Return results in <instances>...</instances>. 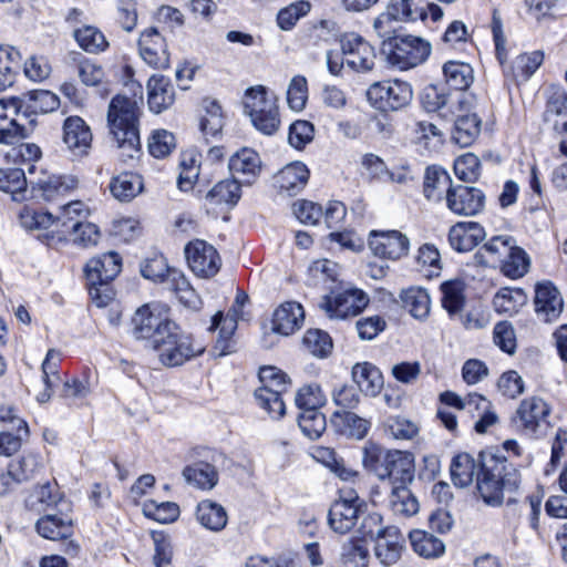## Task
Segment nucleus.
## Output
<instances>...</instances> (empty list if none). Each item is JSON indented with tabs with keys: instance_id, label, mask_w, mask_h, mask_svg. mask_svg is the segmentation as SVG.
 I'll return each mask as SVG.
<instances>
[{
	"instance_id": "52",
	"label": "nucleus",
	"mask_w": 567,
	"mask_h": 567,
	"mask_svg": "<svg viewBox=\"0 0 567 567\" xmlns=\"http://www.w3.org/2000/svg\"><path fill=\"white\" fill-rule=\"evenodd\" d=\"M276 104V96L269 95L266 87L262 85L249 87L246 91L244 105L250 118L261 114L264 109H269Z\"/></svg>"
},
{
	"instance_id": "29",
	"label": "nucleus",
	"mask_w": 567,
	"mask_h": 567,
	"mask_svg": "<svg viewBox=\"0 0 567 567\" xmlns=\"http://www.w3.org/2000/svg\"><path fill=\"white\" fill-rule=\"evenodd\" d=\"M228 167L234 176L240 175L244 183L250 184L261 169V161L254 150L243 148L230 157Z\"/></svg>"
},
{
	"instance_id": "51",
	"label": "nucleus",
	"mask_w": 567,
	"mask_h": 567,
	"mask_svg": "<svg viewBox=\"0 0 567 567\" xmlns=\"http://www.w3.org/2000/svg\"><path fill=\"white\" fill-rule=\"evenodd\" d=\"M74 39L85 52L97 54L109 48L105 35L95 27L84 25L74 30Z\"/></svg>"
},
{
	"instance_id": "34",
	"label": "nucleus",
	"mask_w": 567,
	"mask_h": 567,
	"mask_svg": "<svg viewBox=\"0 0 567 567\" xmlns=\"http://www.w3.org/2000/svg\"><path fill=\"white\" fill-rule=\"evenodd\" d=\"M512 244H515V240L511 236H494L475 252L474 259L484 266L502 262L511 251Z\"/></svg>"
},
{
	"instance_id": "25",
	"label": "nucleus",
	"mask_w": 567,
	"mask_h": 567,
	"mask_svg": "<svg viewBox=\"0 0 567 567\" xmlns=\"http://www.w3.org/2000/svg\"><path fill=\"white\" fill-rule=\"evenodd\" d=\"M303 318L305 312L300 303L284 302L274 312L272 330L282 336H289L301 327Z\"/></svg>"
},
{
	"instance_id": "20",
	"label": "nucleus",
	"mask_w": 567,
	"mask_h": 567,
	"mask_svg": "<svg viewBox=\"0 0 567 567\" xmlns=\"http://www.w3.org/2000/svg\"><path fill=\"white\" fill-rule=\"evenodd\" d=\"M122 268V259L117 252L110 251L92 258L85 266V275L89 282L112 281Z\"/></svg>"
},
{
	"instance_id": "4",
	"label": "nucleus",
	"mask_w": 567,
	"mask_h": 567,
	"mask_svg": "<svg viewBox=\"0 0 567 567\" xmlns=\"http://www.w3.org/2000/svg\"><path fill=\"white\" fill-rule=\"evenodd\" d=\"M153 350L158 352L162 364L173 368L202 354L205 349L202 344L195 343L192 336L182 332L173 321V328L167 329Z\"/></svg>"
},
{
	"instance_id": "50",
	"label": "nucleus",
	"mask_w": 567,
	"mask_h": 567,
	"mask_svg": "<svg viewBox=\"0 0 567 567\" xmlns=\"http://www.w3.org/2000/svg\"><path fill=\"white\" fill-rule=\"evenodd\" d=\"M527 301L522 289L502 288L493 298L494 309L498 313L512 316Z\"/></svg>"
},
{
	"instance_id": "12",
	"label": "nucleus",
	"mask_w": 567,
	"mask_h": 567,
	"mask_svg": "<svg viewBox=\"0 0 567 567\" xmlns=\"http://www.w3.org/2000/svg\"><path fill=\"white\" fill-rule=\"evenodd\" d=\"M369 303L368 296L358 289L346 290L327 298L322 307L330 318L346 319L360 313Z\"/></svg>"
},
{
	"instance_id": "48",
	"label": "nucleus",
	"mask_w": 567,
	"mask_h": 567,
	"mask_svg": "<svg viewBox=\"0 0 567 567\" xmlns=\"http://www.w3.org/2000/svg\"><path fill=\"white\" fill-rule=\"evenodd\" d=\"M443 73L450 87L458 91L466 90L474 80L472 66L463 62H446Z\"/></svg>"
},
{
	"instance_id": "18",
	"label": "nucleus",
	"mask_w": 567,
	"mask_h": 567,
	"mask_svg": "<svg viewBox=\"0 0 567 567\" xmlns=\"http://www.w3.org/2000/svg\"><path fill=\"white\" fill-rule=\"evenodd\" d=\"M548 414L549 408L546 402L533 396L520 402L514 422L523 431L535 433Z\"/></svg>"
},
{
	"instance_id": "14",
	"label": "nucleus",
	"mask_w": 567,
	"mask_h": 567,
	"mask_svg": "<svg viewBox=\"0 0 567 567\" xmlns=\"http://www.w3.org/2000/svg\"><path fill=\"white\" fill-rule=\"evenodd\" d=\"M426 0H391L386 13L381 14L374 20L375 31L383 37V24L393 20L415 21L426 18Z\"/></svg>"
},
{
	"instance_id": "2",
	"label": "nucleus",
	"mask_w": 567,
	"mask_h": 567,
	"mask_svg": "<svg viewBox=\"0 0 567 567\" xmlns=\"http://www.w3.org/2000/svg\"><path fill=\"white\" fill-rule=\"evenodd\" d=\"M481 471L477 474L476 488L485 504L499 506L508 494L507 506L516 498L512 494L518 489L520 475L506 457L495 454H481Z\"/></svg>"
},
{
	"instance_id": "61",
	"label": "nucleus",
	"mask_w": 567,
	"mask_h": 567,
	"mask_svg": "<svg viewBox=\"0 0 567 567\" xmlns=\"http://www.w3.org/2000/svg\"><path fill=\"white\" fill-rule=\"evenodd\" d=\"M20 224L28 230H43L48 233L50 227L55 229L54 218L50 213L35 210L30 207H24L21 210Z\"/></svg>"
},
{
	"instance_id": "19",
	"label": "nucleus",
	"mask_w": 567,
	"mask_h": 567,
	"mask_svg": "<svg viewBox=\"0 0 567 567\" xmlns=\"http://www.w3.org/2000/svg\"><path fill=\"white\" fill-rule=\"evenodd\" d=\"M534 303L536 313L546 322L556 320L563 311V298L550 282L536 286Z\"/></svg>"
},
{
	"instance_id": "7",
	"label": "nucleus",
	"mask_w": 567,
	"mask_h": 567,
	"mask_svg": "<svg viewBox=\"0 0 567 567\" xmlns=\"http://www.w3.org/2000/svg\"><path fill=\"white\" fill-rule=\"evenodd\" d=\"M389 62L400 70H408L423 63L431 53V44L417 37L404 35L389 38Z\"/></svg>"
},
{
	"instance_id": "64",
	"label": "nucleus",
	"mask_w": 567,
	"mask_h": 567,
	"mask_svg": "<svg viewBox=\"0 0 567 567\" xmlns=\"http://www.w3.org/2000/svg\"><path fill=\"white\" fill-rule=\"evenodd\" d=\"M298 424L302 433L311 440H316L324 432L326 416L320 411L300 412Z\"/></svg>"
},
{
	"instance_id": "10",
	"label": "nucleus",
	"mask_w": 567,
	"mask_h": 567,
	"mask_svg": "<svg viewBox=\"0 0 567 567\" xmlns=\"http://www.w3.org/2000/svg\"><path fill=\"white\" fill-rule=\"evenodd\" d=\"M89 208L81 200L70 202L63 205L59 215L54 218L55 229L39 235V238L47 243L48 246L58 245L66 239L71 225L76 220L86 218Z\"/></svg>"
},
{
	"instance_id": "55",
	"label": "nucleus",
	"mask_w": 567,
	"mask_h": 567,
	"mask_svg": "<svg viewBox=\"0 0 567 567\" xmlns=\"http://www.w3.org/2000/svg\"><path fill=\"white\" fill-rule=\"evenodd\" d=\"M333 421L342 426V432L348 436L354 439H362L365 436L370 422L350 411H336L332 414Z\"/></svg>"
},
{
	"instance_id": "54",
	"label": "nucleus",
	"mask_w": 567,
	"mask_h": 567,
	"mask_svg": "<svg viewBox=\"0 0 567 567\" xmlns=\"http://www.w3.org/2000/svg\"><path fill=\"white\" fill-rule=\"evenodd\" d=\"M60 502L61 496L56 484L45 483L34 488L28 504L31 509L40 513L56 506Z\"/></svg>"
},
{
	"instance_id": "53",
	"label": "nucleus",
	"mask_w": 567,
	"mask_h": 567,
	"mask_svg": "<svg viewBox=\"0 0 567 567\" xmlns=\"http://www.w3.org/2000/svg\"><path fill=\"white\" fill-rule=\"evenodd\" d=\"M241 196L240 184L235 178L218 182L206 195L214 205H235Z\"/></svg>"
},
{
	"instance_id": "63",
	"label": "nucleus",
	"mask_w": 567,
	"mask_h": 567,
	"mask_svg": "<svg viewBox=\"0 0 567 567\" xmlns=\"http://www.w3.org/2000/svg\"><path fill=\"white\" fill-rule=\"evenodd\" d=\"M41 465V460L38 454L27 453L20 458L12 461L9 464V468L19 483L31 478Z\"/></svg>"
},
{
	"instance_id": "56",
	"label": "nucleus",
	"mask_w": 567,
	"mask_h": 567,
	"mask_svg": "<svg viewBox=\"0 0 567 567\" xmlns=\"http://www.w3.org/2000/svg\"><path fill=\"white\" fill-rule=\"evenodd\" d=\"M143 514L162 524H171L177 520L179 516V506L174 502L157 503L153 499L143 504Z\"/></svg>"
},
{
	"instance_id": "43",
	"label": "nucleus",
	"mask_w": 567,
	"mask_h": 567,
	"mask_svg": "<svg viewBox=\"0 0 567 567\" xmlns=\"http://www.w3.org/2000/svg\"><path fill=\"white\" fill-rule=\"evenodd\" d=\"M143 189L142 176L134 173H122L110 183L112 195L120 202H130Z\"/></svg>"
},
{
	"instance_id": "22",
	"label": "nucleus",
	"mask_w": 567,
	"mask_h": 567,
	"mask_svg": "<svg viewBox=\"0 0 567 567\" xmlns=\"http://www.w3.org/2000/svg\"><path fill=\"white\" fill-rule=\"evenodd\" d=\"M63 141L76 155L87 152L92 142V133L86 123L79 116H70L63 124Z\"/></svg>"
},
{
	"instance_id": "35",
	"label": "nucleus",
	"mask_w": 567,
	"mask_h": 567,
	"mask_svg": "<svg viewBox=\"0 0 567 567\" xmlns=\"http://www.w3.org/2000/svg\"><path fill=\"white\" fill-rule=\"evenodd\" d=\"M312 456L317 462L323 464L342 481L352 482L359 477V472L348 466L342 458L338 457L334 450L330 447H316Z\"/></svg>"
},
{
	"instance_id": "62",
	"label": "nucleus",
	"mask_w": 567,
	"mask_h": 567,
	"mask_svg": "<svg viewBox=\"0 0 567 567\" xmlns=\"http://www.w3.org/2000/svg\"><path fill=\"white\" fill-rule=\"evenodd\" d=\"M261 386L257 390L271 391L274 393H284L288 386V377L276 367H262L258 373Z\"/></svg>"
},
{
	"instance_id": "6",
	"label": "nucleus",
	"mask_w": 567,
	"mask_h": 567,
	"mask_svg": "<svg viewBox=\"0 0 567 567\" xmlns=\"http://www.w3.org/2000/svg\"><path fill=\"white\" fill-rule=\"evenodd\" d=\"M367 99L380 112H396L411 103L413 90L409 82L399 79L379 81L368 87Z\"/></svg>"
},
{
	"instance_id": "27",
	"label": "nucleus",
	"mask_w": 567,
	"mask_h": 567,
	"mask_svg": "<svg viewBox=\"0 0 567 567\" xmlns=\"http://www.w3.org/2000/svg\"><path fill=\"white\" fill-rule=\"evenodd\" d=\"M452 188V178L445 169L435 165L425 169L423 193L429 200L441 202Z\"/></svg>"
},
{
	"instance_id": "11",
	"label": "nucleus",
	"mask_w": 567,
	"mask_h": 567,
	"mask_svg": "<svg viewBox=\"0 0 567 567\" xmlns=\"http://www.w3.org/2000/svg\"><path fill=\"white\" fill-rule=\"evenodd\" d=\"M368 244L373 255L389 259L405 256L410 248L409 238L399 230H372Z\"/></svg>"
},
{
	"instance_id": "37",
	"label": "nucleus",
	"mask_w": 567,
	"mask_h": 567,
	"mask_svg": "<svg viewBox=\"0 0 567 567\" xmlns=\"http://www.w3.org/2000/svg\"><path fill=\"white\" fill-rule=\"evenodd\" d=\"M409 539L413 550L426 559L437 558L445 551L444 543L425 530L414 529L410 532Z\"/></svg>"
},
{
	"instance_id": "47",
	"label": "nucleus",
	"mask_w": 567,
	"mask_h": 567,
	"mask_svg": "<svg viewBox=\"0 0 567 567\" xmlns=\"http://www.w3.org/2000/svg\"><path fill=\"white\" fill-rule=\"evenodd\" d=\"M203 109L204 114L199 120L200 131L206 138L208 136L215 137L221 132L224 126L221 106L215 100L205 99L203 101Z\"/></svg>"
},
{
	"instance_id": "57",
	"label": "nucleus",
	"mask_w": 567,
	"mask_h": 567,
	"mask_svg": "<svg viewBox=\"0 0 567 567\" xmlns=\"http://www.w3.org/2000/svg\"><path fill=\"white\" fill-rule=\"evenodd\" d=\"M502 272L509 278L516 279L523 277L529 266V259L526 252L512 244L511 251L502 260Z\"/></svg>"
},
{
	"instance_id": "21",
	"label": "nucleus",
	"mask_w": 567,
	"mask_h": 567,
	"mask_svg": "<svg viewBox=\"0 0 567 567\" xmlns=\"http://www.w3.org/2000/svg\"><path fill=\"white\" fill-rule=\"evenodd\" d=\"M415 463L412 453L395 450L385 471L384 481H389L392 487L410 485L414 481Z\"/></svg>"
},
{
	"instance_id": "46",
	"label": "nucleus",
	"mask_w": 567,
	"mask_h": 567,
	"mask_svg": "<svg viewBox=\"0 0 567 567\" xmlns=\"http://www.w3.org/2000/svg\"><path fill=\"white\" fill-rule=\"evenodd\" d=\"M168 285L182 305L192 310L200 309V297L182 272L171 271L168 274Z\"/></svg>"
},
{
	"instance_id": "23",
	"label": "nucleus",
	"mask_w": 567,
	"mask_h": 567,
	"mask_svg": "<svg viewBox=\"0 0 567 567\" xmlns=\"http://www.w3.org/2000/svg\"><path fill=\"white\" fill-rule=\"evenodd\" d=\"M29 183L32 186V193H37L34 196L42 197L45 200H53L75 189L79 185V179L72 175H53L47 179L30 181Z\"/></svg>"
},
{
	"instance_id": "15",
	"label": "nucleus",
	"mask_w": 567,
	"mask_h": 567,
	"mask_svg": "<svg viewBox=\"0 0 567 567\" xmlns=\"http://www.w3.org/2000/svg\"><path fill=\"white\" fill-rule=\"evenodd\" d=\"M484 203V193L472 186H454L446 195L447 207L457 215L474 216L482 212Z\"/></svg>"
},
{
	"instance_id": "49",
	"label": "nucleus",
	"mask_w": 567,
	"mask_h": 567,
	"mask_svg": "<svg viewBox=\"0 0 567 567\" xmlns=\"http://www.w3.org/2000/svg\"><path fill=\"white\" fill-rule=\"evenodd\" d=\"M20 69V52L12 48H0V92L11 86Z\"/></svg>"
},
{
	"instance_id": "28",
	"label": "nucleus",
	"mask_w": 567,
	"mask_h": 567,
	"mask_svg": "<svg viewBox=\"0 0 567 567\" xmlns=\"http://www.w3.org/2000/svg\"><path fill=\"white\" fill-rule=\"evenodd\" d=\"M362 507L347 505L346 503H332L328 512V525L340 535L349 533L357 524Z\"/></svg>"
},
{
	"instance_id": "3",
	"label": "nucleus",
	"mask_w": 567,
	"mask_h": 567,
	"mask_svg": "<svg viewBox=\"0 0 567 567\" xmlns=\"http://www.w3.org/2000/svg\"><path fill=\"white\" fill-rule=\"evenodd\" d=\"M143 97H127L115 95L107 109V126L115 141L121 156L135 158L141 152L140 116Z\"/></svg>"
},
{
	"instance_id": "1",
	"label": "nucleus",
	"mask_w": 567,
	"mask_h": 567,
	"mask_svg": "<svg viewBox=\"0 0 567 567\" xmlns=\"http://www.w3.org/2000/svg\"><path fill=\"white\" fill-rule=\"evenodd\" d=\"M60 105L58 95L47 90H35L25 99L13 97L4 103L0 100V144L11 145L27 137L33 118L31 114L53 112Z\"/></svg>"
},
{
	"instance_id": "32",
	"label": "nucleus",
	"mask_w": 567,
	"mask_h": 567,
	"mask_svg": "<svg viewBox=\"0 0 567 567\" xmlns=\"http://www.w3.org/2000/svg\"><path fill=\"white\" fill-rule=\"evenodd\" d=\"M544 121L553 126L558 134H567V93L564 91L554 92L544 112Z\"/></svg>"
},
{
	"instance_id": "42",
	"label": "nucleus",
	"mask_w": 567,
	"mask_h": 567,
	"mask_svg": "<svg viewBox=\"0 0 567 567\" xmlns=\"http://www.w3.org/2000/svg\"><path fill=\"white\" fill-rule=\"evenodd\" d=\"M37 532L43 538L59 540L69 538L72 533L71 519L47 514L37 522Z\"/></svg>"
},
{
	"instance_id": "26",
	"label": "nucleus",
	"mask_w": 567,
	"mask_h": 567,
	"mask_svg": "<svg viewBox=\"0 0 567 567\" xmlns=\"http://www.w3.org/2000/svg\"><path fill=\"white\" fill-rule=\"evenodd\" d=\"M309 171L303 163L295 162L286 165L277 175L276 184L280 192L289 196L297 195L307 185Z\"/></svg>"
},
{
	"instance_id": "38",
	"label": "nucleus",
	"mask_w": 567,
	"mask_h": 567,
	"mask_svg": "<svg viewBox=\"0 0 567 567\" xmlns=\"http://www.w3.org/2000/svg\"><path fill=\"white\" fill-rule=\"evenodd\" d=\"M0 190L11 194L16 202L28 198V179L23 168H0Z\"/></svg>"
},
{
	"instance_id": "30",
	"label": "nucleus",
	"mask_w": 567,
	"mask_h": 567,
	"mask_svg": "<svg viewBox=\"0 0 567 567\" xmlns=\"http://www.w3.org/2000/svg\"><path fill=\"white\" fill-rule=\"evenodd\" d=\"M352 380L359 390L365 395H377L383 386V377L381 371L369 362L355 363L352 367Z\"/></svg>"
},
{
	"instance_id": "5",
	"label": "nucleus",
	"mask_w": 567,
	"mask_h": 567,
	"mask_svg": "<svg viewBox=\"0 0 567 567\" xmlns=\"http://www.w3.org/2000/svg\"><path fill=\"white\" fill-rule=\"evenodd\" d=\"M169 327L173 328V320L156 305H143L131 319L132 337L145 341L152 349L158 344Z\"/></svg>"
},
{
	"instance_id": "41",
	"label": "nucleus",
	"mask_w": 567,
	"mask_h": 567,
	"mask_svg": "<svg viewBox=\"0 0 567 567\" xmlns=\"http://www.w3.org/2000/svg\"><path fill=\"white\" fill-rule=\"evenodd\" d=\"M389 505L394 515L402 517H411L420 508L419 501L409 488V485L392 487Z\"/></svg>"
},
{
	"instance_id": "44",
	"label": "nucleus",
	"mask_w": 567,
	"mask_h": 567,
	"mask_svg": "<svg viewBox=\"0 0 567 567\" xmlns=\"http://www.w3.org/2000/svg\"><path fill=\"white\" fill-rule=\"evenodd\" d=\"M442 306L454 319L465 303V282L460 279L449 280L441 285Z\"/></svg>"
},
{
	"instance_id": "45",
	"label": "nucleus",
	"mask_w": 567,
	"mask_h": 567,
	"mask_svg": "<svg viewBox=\"0 0 567 567\" xmlns=\"http://www.w3.org/2000/svg\"><path fill=\"white\" fill-rule=\"evenodd\" d=\"M183 476L188 484L202 489H212L218 481L215 467L206 462H197L186 466Z\"/></svg>"
},
{
	"instance_id": "9",
	"label": "nucleus",
	"mask_w": 567,
	"mask_h": 567,
	"mask_svg": "<svg viewBox=\"0 0 567 567\" xmlns=\"http://www.w3.org/2000/svg\"><path fill=\"white\" fill-rule=\"evenodd\" d=\"M187 264L192 271L202 278L214 277L220 268L217 250L204 240L195 239L184 249Z\"/></svg>"
},
{
	"instance_id": "17",
	"label": "nucleus",
	"mask_w": 567,
	"mask_h": 567,
	"mask_svg": "<svg viewBox=\"0 0 567 567\" xmlns=\"http://www.w3.org/2000/svg\"><path fill=\"white\" fill-rule=\"evenodd\" d=\"M485 237V229L475 221L456 223L449 231V243L458 252L474 249Z\"/></svg>"
},
{
	"instance_id": "60",
	"label": "nucleus",
	"mask_w": 567,
	"mask_h": 567,
	"mask_svg": "<svg viewBox=\"0 0 567 567\" xmlns=\"http://www.w3.org/2000/svg\"><path fill=\"white\" fill-rule=\"evenodd\" d=\"M303 346L317 358H326L332 350L330 336L319 329H309L303 336Z\"/></svg>"
},
{
	"instance_id": "13",
	"label": "nucleus",
	"mask_w": 567,
	"mask_h": 567,
	"mask_svg": "<svg viewBox=\"0 0 567 567\" xmlns=\"http://www.w3.org/2000/svg\"><path fill=\"white\" fill-rule=\"evenodd\" d=\"M141 58L155 69H165L169 65V53L165 39L156 28H147L141 32L138 39Z\"/></svg>"
},
{
	"instance_id": "36",
	"label": "nucleus",
	"mask_w": 567,
	"mask_h": 567,
	"mask_svg": "<svg viewBox=\"0 0 567 567\" xmlns=\"http://www.w3.org/2000/svg\"><path fill=\"white\" fill-rule=\"evenodd\" d=\"M196 519L206 529L219 532L225 528L228 516L220 504L202 501L196 507Z\"/></svg>"
},
{
	"instance_id": "8",
	"label": "nucleus",
	"mask_w": 567,
	"mask_h": 567,
	"mask_svg": "<svg viewBox=\"0 0 567 567\" xmlns=\"http://www.w3.org/2000/svg\"><path fill=\"white\" fill-rule=\"evenodd\" d=\"M341 52L347 66L355 72H369L375 64V50L357 33H348L340 39Z\"/></svg>"
},
{
	"instance_id": "40",
	"label": "nucleus",
	"mask_w": 567,
	"mask_h": 567,
	"mask_svg": "<svg viewBox=\"0 0 567 567\" xmlns=\"http://www.w3.org/2000/svg\"><path fill=\"white\" fill-rule=\"evenodd\" d=\"M481 118L475 113L457 116L452 138L461 147L471 146L481 133Z\"/></svg>"
},
{
	"instance_id": "33",
	"label": "nucleus",
	"mask_w": 567,
	"mask_h": 567,
	"mask_svg": "<svg viewBox=\"0 0 567 567\" xmlns=\"http://www.w3.org/2000/svg\"><path fill=\"white\" fill-rule=\"evenodd\" d=\"M451 478L455 486L467 487L481 471V462L477 464L474 457L467 453H461L453 457L450 466Z\"/></svg>"
},
{
	"instance_id": "16",
	"label": "nucleus",
	"mask_w": 567,
	"mask_h": 567,
	"mask_svg": "<svg viewBox=\"0 0 567 567\" xmlns=\"http://www.w3.org/2000/svg\"><path fill=\"white\" fill-rule=\"evenodd\" d=\"M405 550V538L395 526H389L386 532L374 540V555L384 566L396 564Z\"/></svg>"
},
{
	"instance_id": "59",
	"label": "nucleus",
	"mask_w": 567,
	"mask_h": 567,
	"mask_svg": "<svg viewBox=\"0 0 567 567\" xmlns=\"http://www.w3.org/2000/svg\"><path fill=\"white\" fill-rule=\"evenodd\" d=\"M295 401L300 412H312L324 405L326 396L318 384H309L299 389Z\"/></svg>"
},
{
	"instance_id": "24",
	"label": "nucleus",
	"mask_w": 567,
	"mask_h": 567,
	"mask_svg": "<svg viewBox=\"0 0 567 567\" xmlns=\"http://www.w3.org/2000/svg\"><path fill=\"white\" fill-rule=\"evenodd\" d=\"M148 107L159 114L173 105L175 91L171 81L163 75H152L147 82Z\"/></svg>"
},
{
	"instance_id": "58",
	"label": "nucleus",
	"mask_w": 567,
	"mask_h": 567,
	"mask_svg": "<svg viewBox=\"0 0 567 567\" xmlns=\"http://www.w3.org/2000/svg\"><path fill=\"white\" fill-rule=\"evenodd\" d=\"M544 54L540 51L519 54L511 65V72L515 80H528L540 66Z\"/></svg>"
},
{
	"instance_id": "39",
	"label": "nucleus",
	"mask_w": 567,
	"mask_h": 567,
	"mask_svg": "<svg viewBox=\"0 0 567 567\" xmlns=\"http://www.w3.org/2000/svg\"><path fill=\"white\" fill-rule=\"evenodd\" d=\"M402 306L417 320L427 318L431 309V300L427 291L420 287H410L400 295Z\"/></svg>"
},
{
	"instance_id": "31",
	"label": "nucleus",
	"mask_w": 567,
	"mask_h": 567,
	"mask_svg": "<svg viewBox=\"0 0 567 567\" xmlns=\"http://www.w3.org/2000/svg\"><path fill=\"white\" fill-rule=\"evenodd\" d=\"M395 450H386L378 444L368 443L362 450V465L364 470L380 481H384L385 471Z\"/></svg>"
}]
</instances>
